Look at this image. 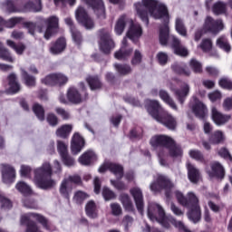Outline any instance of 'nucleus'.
<instances>
[{
    "label": "nucleus",
    "instance_id": "64",
    "mask_svg": "<svg viewBox=\"0 0 232 232\" xmlns=\"http://www.w3.org/2000/svg\"><path fill=\"white\" fill-rule=\"evenodd\" d=\"M0 202L2 203L1 208L3 209H10L12 208V202L9 199H6L0 194Z\"/></svg>",
    "mask_w": 232,
    "mask_h": 232
},
{
    "label": "nucleus",
    "instance_id": "7",
    "mask_svg": "<svg viewBox=\"0 0 232 232\" xmlns=\"http://www.w3.org/2000/svg\"><path fill=\"white\" fill-rule=\"evenodd\" d=\"M175 188V185L168 179L166 176L159 175L156 182H152L150 185V190H152L154 193H157V191H161V189L166 190V197L167 198H169L171 197V194L168 191L169 189H173Z\"/></svg>",
    "mask_w": 232,
    "mask_h": 232
},
{
    "label": "nucleus",
    "instance_id": "54",
    "mask_svg": "<svg viewBox=\"0 0 232 232\" xmlns=\"http://www.w3.org/2000/svg\"><path fill=\"white\" fill-rule=\"evenodd\" d=\"M188 154L191 159H194V160H198V162H204V155H202V152H200V150H189Z\"/></svg>",
    "mask_w": 232,
    "mask_h": 232
},
{
    "label": "nucleus",
    "instance_id": "17",
    "mask_svg": "<svg viewBox=\"0 0 232 232\" xmlns=\"http://www.w3.org/2000/svg\"><path fill=\"white\" fill-rule=\"evenodd\" d=\"M170 39H172V48L176 55H179V57H188L189 55V51L182 45L179 38L171 36Z\"/></svg>",
    "mask_w": 232,
    "mask_h": 232
},
{
    "label": "nucleus",
    "instance_id": "47",
    "mask_svg": "<svg viewBox=\"0 0 232 232\" xmlns=\"http://www.w3.org/2000/svg\"><path fill=\"white\" fill-rule=\"evenodd\" d=\"M224 133H222L220 130H218L211 135L209 138V142L210 144H220V142H224Z\"/></svg>",
    "mask_w": 232,
    "mask_h": 232
},
{
    "label": "nucleus",
    "instance_id": "37",
    "mask_svg": "<svg viewBox=\"0 0 232 232\" xmlns=\"http://www.w3.org/2000/svg\"><path fill=\"white\" fill-rule=\"evenodd\" d=\"M211 169L214 177L218 179H223L225 175L224 167L218 161H215L211 164Z\"/></svg>",
    "mask_w": 232,
    "mask_h": 232
},
{
    "label": "nucleus",
    "instance_id": "2",
    "mask_svg": "<svg viewBox=\"0 0 232 232\" xmlns=\"http://www.w3.org/2000/svg\"><path fill=\"white\" fill-rule=\"evenodd\" d=\"M150 144L153 148H160L158 157L160 166H168V162H166V160H164V157H168V155L173 158L182 157V149L180 146L177 145L173 139L166 135L152 137L150 140Z\"/></svg>",
    "mask_w": 232,
    "mask_h": 232
},
{
    "label": "nucleus",
    "instance_id": "9",
    "mask_svg": "<svg viewBox=\"0 0 232 232\" xmlns=\"http://www.w3.org/2000/svg\"><path fill=\"white\" fill-rule=\"evenodd\" d=\"M75 18L80 23V24H82L86 30H92V28H94L95 24L93 23V20L90 15H88V13L86 12V9L82 6H79L75 11Z\"/></svg>",
    "mask_w": 232,
    "mask_h": 232
},
{
    "label": "nucleus",
    "instance_id": "40",
    "mask_svg": "<svg viewBox=\"0 0 232 232\" xmlns=\"http://www.w3.org/2000/svg\"><path fill=\"white\" fill-rule=\"evenodd\" d=\"M86 198H90V195L82 190H78L74 193L72 201L74 202V204H78L79 206H81V204H82V202H84Z\"/></svg>",
    "mask_w": 232,
    "mask_h": 232
},
{
    "label": "nucleus",
    "instance_id": "63",
    "mask_svg": "<svg viewBox=\"0 0 232 232\" xmlns=\"http://www.w3.org/2000/svg\"><path fill=\"white\" fill-rule=\"evenodd\" d=\"M218 155L222 157L223 159H226V160H232L231 154L229 153V150L226 148H222L218 150Z\"/></svg>",
    "mask_w": 232,
    "mask_h": 232
},
{
    "label": "nucleus",
    "instance_id": "55",
    "mask_svg": "<svg viewBox=\"0 0 232 232\" xmlns=\"http://www.w3.org/2000/svg\"><path fill=\"white\" fill-rule=\"evenodd\" d=\"M57 150L60 157H63L64 155H68V145L64 142L58 140L57 141Z\"/></svg>",
    "mask_w": 232,
    "mask_h": 232
},
{
    "label": "nucleus",
    "instance_id": "29",
    "mask_svg": "<svg viewBox=\"0 0 232 232\" xmlns=\"http://www.w3.org/2000/svg\"><path fill=\"white\" fill-rule=\"evenodd\" d=\"M66 48V39L64 38H59L56 40L55 43H53L50 48L51 53H53V55H57L59 53H62V52H64Z\"/></svg>",
    "mask_w": 232,
    "mask_h": 232
},
{
    "label": "nucleus",
    "instance_id": "42",
    "mask_svg": "<svg viewBox=\"0 0 232 232\" xmlns=\"http://www.w3.org/2000/svg\"><path fill=\"white\" fill-rule=\"evenodd\" d=\"M6 44L10 48H12L15 52V53H17V55H23L24 53V51L26 50V46H24V44H21L17 45L12 40H7Z\"/></svg>",
    "mask_w": 232,
    "mask_h": 232
},
{
    "label": "nucleus",
    "instance_id": "34",
    "mask_svg": "<svg viewBox=\"0 0 232 232\" xmlns=\"http://www.w3.org/2000/svg\"><path fill=\"white\" fill-rule=\"evenodd\" d=\"M86 215L90 217V218H97V205L95 201L90 200L85 206Z\"/></svg>",
    "mask_w": 232,
    "mask_h": 232
},
{
    "label": "nucleus",
    "instance_id": "46",
    "mask_svg": "<svg viewBox=\"0 0 232 232\" xmlns=\"http://www.w3.org/2000/svg\"><path fill=\"white\" fill-rule=\"evenodd\" d=\"M217 45L227 53L231 52V45L226 36H221L217 40Z\"/></svg>",
    "mask_w": 232,
    "mask_h": 232
},
{
    "label": "nucleus",
    "instance_id": "62",
    "mask_svg": "<svg viewBox=\"0 0 232 232\" xmlns=\"http://www.w3.org/2000/svg\"><path fill=\"white\" fill-rule=\"evenodd\" d=\"M219 86H221V88H225L226 90H232V82L227 78H222L219 80Z\"/></svg>",
    "mask_w": 232,
    "mask_h": 232
},
{
    "label": "nucleus",
    "instance_id": "48",
    "mask_svg": "<svg viewBox=\"0 0 232 232\" xmlns=\"http://www.w3.org/2000/svg\"><path fill=\"white\" fill-rule=\"evenodd\" d=\"M102 195L106 202L110 200H115V198H117L115 192H113V190L110 189L108 187H104L102 188Z\"/></svg>",
    "mask_w": 232,
    "mask_h": 232
},
{
    "label": "nucleus",
    "instance_id": "22",
    "mask_svg": "<svg viewBox=\"0 0 232 232\" xmlns=\"http://www.w3.org/2000/svg\"><path fill=\"white\" fill-rule=\"evenodd\" d=\"M192 111L198 117V119H206L208 115V107L200 101H196L194 106L192 107Z\"/></svg>",
    "mask_w": 232,
    "mask_h": 232
},
{
    "label": "nucleus",
    "instance_id": "19",
    "mask_svg": "<svg viewBox=\"0 0 232 232\" xmlns=\"http://www.w3.org/2000/svg\"><path fill=\"white\" fill-rule=\"evenodd\" d=\"M1 168L4 182L5 184H10L14 182V179H15V169L6 164H2Z\"/></svg>",
    "mask_w": 232,
    "mask_h": 232
},
{
    "label": "nucleus",
    "instance_id": "30",
    "mask_svg": "<svg viewBox=\"0 0 232 232\" xmlns=\"http://www.w3.org/2000/svg\"><path fill=\"white\" fill-rule=\"evenodd\" d=\"M8 84L10 93H17L21 91V84L17 82V76L15 73L9 74Z\"/></svg>",
    "mask_w": 232,
    "mask_h": 232
},
{
    "label": "nucleus",
    "instance_id": "11",
    "mask_svg": "<svg viewBox=\"0 0 232 232\" xmlns=\"http://www.w3.org/2000/svg\"><path fill=\"white\" fill-rule=\"evenodd\" d=\"M203 30H205V32H210V34H217L218 32H222V30H224V23L222 20H215L211 16H208L205 20Z\"/></svg>",
    "mask_w": 232,
    "mask_h": 232
},
{
    "label": "nucleus",
    "instance_id": "27",
    "mask_svg": "<svg viewBox=\"0 0 232 232\" xmlns=\"http://www.w3.org/2000/svg\"><path fill=\"white\" fill-rule=\"evenodd\" d=\"M23 12H41L43 5L41 0H30L23 7Z\"/></svg>",
    "mask_w": 232,
    "mask_h": 232
},
{
    "label": "nucleus",
    "instance_id": "10",
    "mask_svg": "<svg viewBox=\"0 0 232 232\" xmlns=\"http://www.w3.org/2000/svg\"><path fill=\"white\" fill-rule=\"evenodd\" d=\"M87 5L92 8L93 14L97 19H106V6H104V1L102 0H83Z\"/></svg>",
    "mask_w": 232,
    "mask_h": 232
},
{
    "label": "nucleus",
    "instance_id": "41",
    "mask_svg": "<svg viewBox=\"0 0 232 232\" xmlns=\"http://www.w3.org/2000/svg\"><path fill=\"white\" fill-rule=\"evenodd\" d=\"M120 201L127 211H133V203L131 202V198H130V195L121 194L120 196Z\"/></svg>",
    "mask_w": 232,
    "mask_h": 232
},
{
    "label": "nucleus",
    "instance_id": "21",
    "mask_svg": "<svg viewBox=\"0 0 232 232\" xmlns=\"http://www.w3.org/2000/svg\"><path fill=\"white\" fill-rule=\"evenodd\" d=\"M171 69L177 75H183L184 77H189L191 75V71L184 63L176 62L171 65Z\"/></svg>",
    "mask_w": 232,
    "mask_h": 232
},
{
    "label": "nucleus",
    "instance_id": "20",
    "mask_svg": "<svg viewBox=\"0 0 232 232\" xmlns=\"http://www.w3.org/2000/svg\"><path fill=\"white\" fill-rule=\"evenodd\" d=\"M211 117L212 121L217 124L218 126H222L223 124H226L231 119V116L222 114L216 107H212L211 109Z\"/></svg>",
    "mask_w": 232,
    "mask_h": 232
},
{
    "label": "nucleus",
    "instance_id": "39",
    "mask_svg": "<svg viewBox=\"0 0 232 232\" xmlns=\"http://www.w3.org/2000/svg\"><path fill=\"white\" fill-rule=\"evenodd\" d=\"M227 11V5L224 2L218 1L213 5L212 12L216 15H222V14H226Z\"/></svg>",
    "mask_w": 232,
    "mask_h": 232
},
{
    "label": "nucleus",
    "instance_id": "26",
    "mask_svg": "<svg viewBox=\"0 0 232 232\" xmlns=\"http://www.w3.org/2000/svg\"><path fill=\"white\" fill-rule=\"evenodd\" d=\"M188 168V176L190 180V182H193V184H197L198 180H200L201 176H200V170L195 167V165L191 163H188L187 165Z\"/></svg>",
    "mask_w": 232,
    "mask_h": 232
},
{
    "label": "nucleus",
    "instance_id": "35",
    "mask_svg": "<svg viewBox=\"0 0 232 232\" xmlns=\"http://www.w3.org/2000/svg\"><path fill=\"white\" fill-rule=\"evenodd\" d=\"M86 82H88L91 90H101L102 88V82L99 79V76H88L86 78Z\"/></svg>",
    "mask_w": 232,
    "mask_h": 232
},
{
    "label": "nucleus",
    "instance_id": "51",
    "mask_svg": "<svg viewBox=\"0 0 232 232\" xmlns=\"http://www.w3.org/2000/svg\"><path fill=\"white\" fill-rule=\"evenodd\" d=\"M189 66L194 73H202V63L197 59H191Z\"/></svg>",
    "mask_w": 232,
    "mask_h": 232
},
{
    "label": "nucleus",
    "instance_id": "59",
    "mask_svg": "<svg viewBox=\"0 0 232 232\" xmlns=\"http://www.w3.org/2000/svg\"><path fill=\"white\" fill-rule=\"evenodd\" d=\"M55 75V80H56V84H59L60 86L63 84H66L68 82V76L59 72V73H54Z\"/></svg>",
    "mask_w": 232,
    "mask_h": 232
},
{
    "label": "nucleus",
    "instance_id": "1",
    "mask_svg": "<svg viewBox=\"0 0 232 232\" xmlns=\"http://www.w3.org/2000/svg\"><path fill=\"white\" fill-rule=\"evenodd\" d=\"M138 16L148 24L150 20L148 19V14L154 19H163L165 24L160 29V43L163 46H166L168 43H171L173 46V39L175 35H169V27L167 23H169V13H168V7L166 5L157 0H141L134 4Z\"/></svg>",
    "mask_w": 232,
    "mask_h": 232
},
{
    "label": "nucleus",
    "instance_id": "60",
    "mask_svg": "<svg viewBox=\"0 0 232 232\" xmlns=\"http://www.w3.org/2000/svg\"><path fill=\"white\" fill-rule=\"evenodd\" d=\"M157 59L159 61V63L161 64V66H164V64L168 63V53H164V52H160L157 54Z\"/></svg>",
    "mask_w": 232,
    "mask_h": 232
},
{
    "label": "nucleus",
    "instance_id": "4",
    "mask_svg": "<svg viewBox=\"0 0 232 232\" xmlns=\"http://www.w3.org/2000/svg\"><path fill=\"white\" fill-rule=\"evenodd\" d=\"M146 108L148 112L157 122L166 126L168 130H175L177 128V119L173 115L169 114L168 111L162 109L160 102L157 100H147Z\"/></svg>",
    "mask_w": 232,
    "mask_h": 232
},
{
    "label": "nucleus",
    "instance_id": "3",
    "mask_svg": "<svg viewBox=\"0 0 232 232\" xmlns=\"http://www.w3.org/2000/svg\"><path fill=\"white\" fill-rule=\"evenodd\" d=\"M174 195L180 206L188 208V212L187 213L188 218L190 219L193 224H198L200 218H202V211L200 210V199L198 196L193 191L187 193V197L179 190L174 192Z\"/></svg>",
    "mask_w": 232,
    "mask_h": 232
},
{
    "label": "nucleus",
    "instance_id": "44",
    "mask_svg": "<svg viewBox=\"0 0 232 232\" xmlns=\"http://www.w3.org/2000/svg\"><path fill=\"white\" fill-rule=\"evenodd\" d=\"M72 128L73 127L72 125H63L60 127L56 130L57 137H61L62 139H66V137H68V135L72 133Z\"/></svg>",
    "mask_w": 232,
    "mask_h": 232
},
{
    "label": "nucleus",
    "instance_id": "5",
    "mask_svg": "<svg viewBox=\"0 0 232 232\" xmlns=\"http://www.w3.org/2000/svg\"><path fill=\"white\" fill-rule=\"evenodd\" d=\"M53 171L49 162L44 163L41 167L34 169V182L40 189H52L55 188L57 182L52 179Z\"/></svg>",
    "mask_w": 232,
    "mask_h": 232
},
{
    "label": "nucleus",
    "instance_id": "56",
    "mask_svg": "<svg viewBox=\"0 0 232 232\" xmlns=\"http://www.w3.org/2000/svg\"><path fill=\"white\" fill-rule=\"evenodd\" d=\"M42 82L46 86H55L56 84L55 73L47 75L45 78L42 80Z\"/></svg>",
    "mask_w": 232,
    "mask_h": 232
},
{
    "label": "nucleus",
    "instance_id": "18",
    "mask_svg": "<svg viewBox=\"0 0 232 232\" xmlns=\"http://www.w3.org/2000/svg\"><path fill=\"white\" fill-rule=\"evenodd\" d=\"M128 46V39L123 38L122 40V45L121 49L114 53L115 59H118V61H122L124 59H128L130 55L133 53L132 48H127Z\"/></svg>",
    "mask_w": 232,
    "mask_h": 232
},
{
    "label": "nucleus",
    "instance_id": "32",
    "mask_svg": "<svg viewBox=\"0 0 232 232\" xmlns=\"http://www.w3.org/2000/svg\"><path fill=\"white\" fill-rule=\"evenodd\" d=\"M67 99L70 102L73 104H79L82 102V98H81V93L77 89L72 87L67 92Z\"/></svg>",
    "mask_w": 232,
    "mask_h": 232
},
{
    "label": "nucleus",
    "instance_id": "8",
    "mask_svg": "<svg viewBox=\"0 0 232 232\" xmlns=\"http://www.w3.org/2000/svg\"><path fill=\"white\" fill-rule=\"evenodd\" d=\"M115 48V42L111 39V34L106 29L100 30V50L103 53H110Z\"/></svg>",
    "mask_w": 232,
    "mask_h": 232
},
{
    "label": "nucleus",
    "instance_id": "57",
    "mask_svg": "<svg viewBox=\"0 0 232 232\" xmlns=\"http://www.w3.org/2000/svg\"><path fill=\"white\" fill-rule=\"evenodd\" d=\"M199 48H201V50L204 52H209L211 48H213V42L211 39H203L199 44Z\"/></svg>",
    "mask_w": 232,
    "mask_h": 232
},
{
    "label": "nucleus",
    "instance_id": "16",
    "mask_svg": "<svg viewBox=\"0 0 232 232\" xmlns=\"http://www.w3.org/2000/svg\"><path fill=\"white\" fill-rule=\"evenodd\" d=\"M82 148H84V138L82 137L79 132L73 134L71 142V150L73 155L81 153Z\"/></svg>",
    "mask_w": 232,
    "mask_h": 232
},
{
    "label": "nucleus",
    "instance_id": "50",
    "mask_svg": "<svg viewBox=\"0 0 232 232\" xmlns=\"http://www.w3.org/2000/svg\"><path fill=\"white\" fill-rule=\"evenodd\" d=\"M16 189H18L20 193H23V195H30L32 193V188L24 181L18 182L16 184Z\"/></svg>",
    "mask_w": 232,
    "mask_h": 232
},
{
    "label": "nucleus",
    "instance_id": "38",
    "mask_svg": "<svg viewBox=\"0 0 232 232\" xmlns=\"http://www.w3.org/2000/svg\"><path fill=\"white\" fill-rule=\"evenodd\" d=\"M175 28L178 34H179V35H182V37H187L188 30L186 29V25L184 24V20H182V18H176Z\"/></svg>",
    "mask_w": 232,
    "mask_h": 232
},
{
    "label": "nucleus",
    "instance_id": "33",
    "mask_svg": "<svg viewBox=\"0 0 232 232\" xmlns=\"http://www.w3.org/2000/svg\"><path fill=\"white\" fill-rule=\"evenodd\" d=\"M175 95L180 104H184V101H186V98L189 95V85L188 83H184L181 90L175 91Z\"/></svg>",
    "mask_w": 232,
    "mask_h": 232
},
{
    "label": "nucleus",
    "instance_id": "15",
    "mask_svg": "<svg viewBox=\"0 0 232 232\" xmlns=\"http://www.w3.org/2000/svg\"><path fill=\"white\" fill-rule=\"evenodd\" d=\"M47 28L44 32V39H50L55 32H57V28H59V18L57 16H51L46 20Z\"/></svg>",
    "mask_w": 232,
    "mask_h": 232
},
{
    "label": "nucleus",
    "instance_id": "13",
    "mask_svg": "<svg viewBox=\"0 0 232 232\" xmlns=\"http://www.w3.org/2000/svg\"><path fill=\"white\" fill-rule=\"evenodd\" d=\"M107 169L111 171V173H113V175H115L118 179H121V178L124 176L122 166L117 165L115 163H104L99 168L98 171L99 173H104Z\"/></svg>",
    "mask_w": 232,
    "mask_h": 232
},
{
    "label": "nucleus",
    "instance_id": "43",
    "mask_svg": "<svg viewBox=\"0 0 232 232\" xmlns=\"http://www.w3.org/2000/svg\"><path fill=\"white\" fill-rule=\"evenodd\" d=\"M0 59L6 61L7 63H14V59L12 56V53L6 48H3V44L0 43Z\"/></svg>",
    "mask_w": 232,
    "mask_h": 232
},
{
    "label": "nucleus",
    "instance_id": "52",
    "mask_svg": "<svg viewBox=\"0 0 232 232\" xmlns=\"http://www.w3.org/2000/svg\"><path fill=\"white\" fill-rule=\"evenodd\" d=\"M33 111H34L36 117L39 119V121L44 120V109H43V106L39 105V103H35L33 107Z\"/></svg>",
    "mask_w": 232,
    "mask_h": 232
},
{
    "label": "nucleus",
    "instance_id": "28",
    "mask_svg": "<svg viewBox=\"0 0 232 232\" xmlns=\"http://www.w3.org/2000/svg\"><path fill=\"white\" fill-rule=\"evenodd\" d=\"M73 189L72 185L70 184V181L63 179L60 184L59 193L63 198H70L72 190Z\"/></svg>",
    "mask_w": 232,
    "mask_h": 232
},
{
    "label": "nucleus",
    "instance_id": "14",
    "mask_svg": "<svg viewBox=\"0 0 232 232\" xmlns=\"http://www.w3.org/2000/svg\"><path fill=\"white\" fill-rule=\"evenodd\" d=\"M130 193L134 198L138 211L142 215L144 211V196L142 195V190L139 187H134L130 189Z\"/></svg>",
    "mask_w": 232,
    "mask_h": 232
},
{
    "label": "nucleus",
    "instance_id": "53",
    "mask_svg": "<svg viewBox=\"0 0 232 232\" xmlns=\"http://www.w3.org/2000/svg\"><path fill=\"white\" fill-rule=\"evenodd\" d=\"M111 213L113 217H121L122 215V208L119 203H111Z\"/></svg>",
    "mask_w": 232,
    "mask_h": 232
},
{
    "label": "nucleus",
    "instance_id": "23",
    "mask_svg": "<svg viewBox=\"0 0 232 232\" xmlns=\"http://www.w3.org/2000/svg\"><path fill=\"white\" fill-rule=\"evenodd\" d=\"M95 160H97V155L93 150H87L78 159V162H80L82 166H90V164H93Z\"/></svg>",
    "mask_w": 232,
    "mask_h": 232
},
{
    "label": "nucleus",
    "instance_id": "6",
    "mask_svg": "<svg viewBox=\"0 0 232 232\" xmlns=\"http://www.w3.org/2000/svg\"><path fill=\"white\" fill-rule=\"evenodd\" d=\"M148 217L152 222H158V224H160L162 227L169 229V221H168L164 208H162L160 205L157 203H150L148 208Z\"/></svg>",
    "mask_w": 232,
    "mask_h": 232
},
{
    "label": "nucleus",
    "instance_id": "49",
    "mask_svg": "<svg viewBox=\"0 0 232 232\" xmlns=\"http://www.w3.org/2000/svg\"><path fill=\"white\" fill-rule=\"evenodd\" d=\"M21 72H22V77L24 80L26 86H29V87L35 86V77L28 74V72L24 71V69H21Z\"/></svg>",
    "mask_w": 232,
    "mask_h": 232
},
{
    "label": "nucleus",
    "instance_id": "25",
    "mask_svg": "<svg viewBox=\"0 0 232 232\" xmlns=\"http://www.w3.org/2000/svg\"><path fill=\"white\" fill-rule=\"evenodd\" d=\"M2 10L6 14H19L23 12V7L15 5L12 0H6L2 4Z\"/></svg>",
    "mask_w": 232,
    "mask_h": 232
},
{
    "label": "nucleus",
    "instance_id": "45",
    "mask_svg": "<svg viewBox=\"0 0 232 232\" xmlns=\"http://www.w3.org/2000/svg\"><path fill=\"white\" fill-rule=\"evenodd\" d=\"M114 68L120 75H129L131 72V67L128 64L115 63Z\"/></svg>",
    "mask_w": 232,
    "mask_h": 232
},
{
    "label": "nucleus",
    "instance_id": "36",
    "mask_svg": "<svg viewBox=\"0 0 232 232\" xmlns=\"http://www.w3.org/2000/svg\"><path fill=\"white\" fill-rule=\"evenodd\" d=\"M159 95L160 100L166 102V104H169L172 110H177V104H175V102L173 99H171L168 92L165 90H160Z\"/></svg>",
    "mask_w": 232,
    "mask_h": 232
},
{
    "label": "nucleus",
    "instance_id": "58",
    "mask_svg": "<svg viewBox=\"0 0 232 232\" xmlns=\"http://www.w3.org/2000/svg\"><path fill=\"white\" fill-rule=\"evenodd\" d=\"M71 32L74 43H76V44H81V43H82V35H81V32L75 28H72Z\"/></svg>",
    "mask_w": 232,
    "mask_h": 232
},
{
    "label": "nucleus",
    "instance_id": "61",
    "mask_svg": "<svg viewBox=\"0 0 232 232\" xmlns=\"http://www.w3.org/2000/svg\"><path fill=\"white\" fill-rule=\"evenodd\" d=\"M61 159H62V162H63V164L65 166L70 167V166H73V164H75V160H73L68 154H65V155L62 156Z\"/></svg>",
    "mask_w": 232,
    "mask_h": 232
},
{
    "label": "nucleus",
    "instance_id": "24",
    "mask_svg": "<svg viewBox=\"0 0 232 232\" xmlns=\"http://www.w3.org/2000/svg\"><path fill=\"white\" fill-rule=\"evenodd\" d=\"M131 23V19L126 15H121L116 22L114 32L117 35H122L124 33V28H126V24H130Z\"/></svg>",
    "mask_w": 232,
    "mask_h": 232
},
{
    "label": "nucleus",
    "instance_id": "31",
    "mask_svg": "<svg viewBox=\"0 0 232 232\" xmlns=\"http://www.w3.org/2000/svg\"><path fill=\"white\" fill-rule=\"evenodd\" d=\"M20 23H23V17L21 16L12 17L7 21L0 17V26L4 24L6 28H14L16 24H20ZM0 32H3V27H0Z\"/></svg>",
    "mask_w": 232,
    "mask_h": 232
},
{
    "label": "nucleus",
    "instance_id": "12",
    "mask_svg": "<svg viewBox=\"0 0 232 232\" xmlns=\"http://www.w3.org/2000/svg\"><path fill=\"white\" fill-rule=\"evenodd\" d=\"M129 24L130 27L126 35L132 43H137V41L142 37V26L138 23H133V20H131V23Z\"/></svg>",
    "mask_w": 232,
    "mask_h": 232
}]
</instances>
